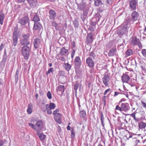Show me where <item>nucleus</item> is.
<instances>
[{"label":"nucleus","instance_id":"obj_1","mask_svg":"<svg viewBox=\"0 0 146 146\" xmlns=\"http://www.w3.org/2000/svg\"><path fill=\"white\" fill-rule=\"evenodd\" d=\"M139 14L135 11L132 12L131 14V18L127 20L125 23L127 25L133 24L135 21H136L139 18Z\"/></svg>","mask_w":146,"mask_h":146},{"label":"nucleus","instance_id":"obj_2","mask_svg":"<svg viewBox=\"0 0 146 146\" xmlns=\"http://www.w3.org/2000/svg\"><path fill=\"white\" fill-rule=\"evenodd\" d=\"M23 55L25 59H28L29 58L30 49L29 47L27 45L24 46L22 49Z\"/></svg>","mask_w":146,"mask_h":146},{"label":"nucleus","instance_id":"obj_3","mask_svg":"<svg viewBox=\"0 0 146 146\" xmlns=\"http://www.w3.org/2000/svg\"><path fill=\"white\" fill-rule=\"evenodd\" d=\"M110 79V77L108 75V74L104 75L102 79V80L105 86H108L109 84V82Z\"/></svg>","mask_w":146,"mask_h":146},{"label":"nucleus","instance_id":"obj_4","mask_svg":"<svg viewBox=\"0 0 146 146\" xmlns=\"http://www.w3.org/2000/svg\"><path fill=\"white\" fill-rule=\"evenodd\" d=\"M42 122L39 121L37 122L35 125V130L37 132H40L42 128Z\"/></svg>","mask_w":146,"mask_h":146},{"label":"nucleus","instance_id":"obj_5","mask_svg":"<svg viewBox=\"0 0 146 146\" xmlns=\"http://www.w3.org/2000/svg\"><path fill=\"white\" fill-rule=\"evenodd\" d=\"M29 18L27 16H25L22 18L19 19V23L22 25H24L27 24L29 21Z\"/></svg>","mask_w":146,"mask_h":146},{"label":"nucleus","instance_id":"obj_6","mask_svg":"<svg viewBox=\"0 0 146 146\" xmlns=\"http://www.w3.org/2000/svg\"><path fill=\"white\" fill-rule=\"evenodd\" d=\"M49 18L50 20H54L56 16L55 11L53 9H50L49 11Z\"/></svg>","mask_w":146,"mask_h":146},{"label":"nucleus","instance_id":"obj_7","mask_svg":"<svg viewBox=\"0 0 146 146\" xmlns=\"http://www.w3.org/2000/svg\"><path fill=\"white\" fill-rule=\"evenodd\" d=\"M74 62L76 67L78 69L79 68L82 64V62L79 57H76L74 61Z\"/></svg>","mask_w":146,"mask_h":146},{"label":"nucleus","instance_id":"obj_8","mask_svg":"<svg viewBox=\"0 0 146 146\" xmlns=\"http://www.w3.org/2000/svg\"><path fill=\"white\" fill-rule=\"evenodd\" d=\"M137 4V2L135 0H132L130 2L129 6L131 11L135 10L136 9Z\"/></svg>","mask_w":146,"mask_h":146},{"label":"nucleus","instance_id":"obj_9","mask_svg":"<svg viewBox=\"0 0 146 146\" xmlns=\"http://www.w3.org/2000/svg\"><path fill=\"white\" fill-rule=\"evenodd\" d=\"M86 62L90 67H92L94 66V62L90 57H88L86 59Z\"/></svg>","mask_w":146,"mask_h":146},{"label":"nucleus","instance_id":"obj_10","mask_svg":"<svg viewBox=\"0 0 146 146\" xmlns=\"http://www.w3.org/2000/svg\"><path fill=\"white\" fill-rule=\"evenodd\" d=\"M139 42V40L136 37H132L130 38V43L131 45H135L138 44Z\"/></svg>","mask_w":146,"mask_h":146},{"label":"nucleus","instance_id":"obj_11","mask_svg":"<svg viewBox=\"0 0 146 146\" xmlns=\"http://www.w3.org/2000/svg\"><path fill=\"white\" fill-rule=\"evenodd\" d=\"M121 105L123 111H125L126 112L129 110V106L128 103H122Z\"/></svg>","mask_w":146,"mask_h":146},{"label":"nucleus","instance_id":"obj_12","mask_svg":"<svg viewBox=\"0 0 146 146\" xmlns=\"http://www.w3.org/2000/svg\"><path fill=\"white\" fill-rule=\"evenodd\" d=\"M18 40L17 34L15 32H14L13 34V45L15 46L17 45Z\"/></svg>","mask_w":146,"mask_h":146},{"label":"nucleus","instance_id":"obj_13","mask_svg":"<svg viewBox=\"0 0 146 146\" xmlns=\"http://www.w3.org/2000/svg\"><path fill=\"white\" fill-rule=\"evenodd\" d=\"M65 90V87L64 86L60 85L57 88L56 91L59 94H63Z\"/></svg>","mask_w":146,"mask_h":146},{"label":"nucleus","instance_id":"obj_14","mask_svg":"<svg viewBox=\"0 0 146 146\" xmlns=\"http://www.w3.org/2000/svg\"><path fill=\"white\" fill-rule=\"evenodd\" d=\"M129 80V76L126 73L122 76V81L123 82L127 83Z\"/></svg>","mask_w":146,"mask_h":146},{"label":"nucleus","instance_id":"obj_15","mask_svg":"<svg viewBox=\"0 0 146 146\" xmlns=\"http://www.w3.org/2000/svg\"><path fill=\"white\" fill-rule=\"evenodd\" d=\"M42 28V26L38 22H35L33 27V29L35 30L40 31Z\"/></svg>","mask_w":146,"mask_h":146},{"label":"nucleus","instance_id":"obj_16","mask_svg":"<svg viewBox=\"0 0 146 146\" xmlns=\"http://www.w3.org/2000/svg\"><path fill=\"white\" fill-rule=\"evenodd\" d=\"M54 119L55 121L59 124H60L61 123V115L60 114H58L54 116Z\"/></svg>","mask_w":146,"mask_h":146},{"label":"nucleus","instance_id":"obj_17","mask_svg":"<svg viewBox=\"0 0 146 146\" xmlns=\"http://www.w3.org/2000/svg\"><path fill=\"white\" fill-rule=\"evenodd\" d=\"M117 49L116 48L113 47L111 48L109 51L108 54L110 56H113L116 54Z\"/></svg>","mask_w":146,"mask_h":146},{"label":"nucleus","instance_id":"obj_18","mask_svg":"<svg viewBox=\"0 0 146 146\" xmlns=\"http://www.w3.org/2000/svg\"><path fill=\"white\" fill-rule=\"evenodd\" d=\"M88 11L87 9H84L83 14H81L80 15V18L83 21H84L88 13Z\"/></svg>","mask_w":146,"mask_h":146},{"label":"nucleus","instance_id":"obj_19","mask_svg":"<svg viewBox=\"0 0 146 146\" xmlns=\"http://www.w3.org/2000/svg\"><path fill=\"white\" fill-rule=\"evenodd\" d=\"M40 40L39 38H37L33 42L35 48L37 49L40 46Z\"/></svg>","mask_w":146,"mask_h":146},{"label":"nucleus","instance_id":"obj_20","mask_svg":"<svg viewBox=\"0 0 146 146\" xmlns=\"http://www.w3.org/2000/svg\"><path fill=\"white\" fill-rule=\"evenodd\" d=\"M46 109L43 108L41 109L42 111L44 112L46 111L47 113L48 114L50 115L52 113V109H50L48 107V104H46L45 106Z\"/></svg>","mask_w":146,"mask_h":146},{"label":"nucleus","instance_id":"obj_21","mask_svg":"<svg viewBox=\"0 0 146 146\" xmlns=\"http://www.w3.org/2000/svg\"><path fill=\"white\" fill-rule=\"evenodd\" d=\"M30 6L31 7H34L37 4L36 0H27Z\"/></svg>","mask_w":146,"mask_h":146},{"label":"nucleus","instance_id":"obj_22","mask_svg":"<svg viewBox=\"0 0 146 146\" xmlns=\"http://www.w3.org/2000/svg\"><path fill=\"white\" fill-rule=\"evenodd\" d=\"M68 52V50L66 49L64 47L61 48L60 52V54L62 56H65L67 54Z\"/></svg>","mask_w":146,"mask_h":146},{"label":"nucleus","instance_id":"obj_23","mask_svg":"<svg viewBox=\"0 0 146 146\" xmlns=\"http://www.w3.org/2000/svg\"><path fill=\"white\" fill-rule=\"evenodd\" d=\"M128 28V27L127 25L124 26L119 31V33L121 35L123 34L127 31Z\"/></svg>","mask_w":146,"mask_h":146},{"label":"nucleus","instance_id":"obj_24","mask_svg":"<svg viewBox=\"0 0 146 146\" xmlns=\"http://www.w3.org/2000/svg\"><path fill=\"white\" fill-rule=\"evenodd\" d=\"M93 35L92 33H89L88 34L86 38L87 41L88 43L91 42L93 40Z\"/></svg>","mask_w":146,"mask_h":146},{"label":"nucleus","instance_id":"obj_25","mask_svg":"<svg viewBox=\"0 0 146 146\" xmlns=\"http://www.w3.org/2000/svg\"><path fill=\"white\" fill-rule=\"evenodd\" d=\"M63 66L66 70L67 71H69L71 69L72 67L71 65L68 63H64L63 65Z\"/></svg>","mask_w":146,"mask_h":146},{"label":"nucleus","instance_id":"obj_26","mask_svg":"<svg viewBox=\"0 0 146 146\" xmlns=\"http://www.w3.org/2000/svg\"><path fill=\"white\" fill-rule=\"evenodd\" d=\"M40 132H38L37 133V135L40 138L41 140H44L46 137L45 135L42 133H39Z\"/></svg>","mask_w":146,"mask_h":146},{"label":"nucleus","instance_id":"obj_27","mask_svg":"<svg viewBox=\"0 0 146 146\" xmlns=\"http://www.w3.org/2000/svg\"><path fill=\"white\" fill-rule=\"evenodd\" d=\"M33 106L31 104H29L28 106L27 111L28 113L31 114L33 111Z\"/></svg>","mask_w":146,"mask_h":146},{"label":"nucleus","instance_id":"obj_28","mask_svg":"<svg viewBox=\"0 0 146 146\" xmlns=\"http://www.w3.org/2000/svg\"><path fill=\"white\" fill-rule=\"evenodd\" d=\"M133 52L131 49H128L125 52V56L128 57L133 54Z\"/></svg>","mask_w":146,"mask_h":146},{"label":"nucleus","instance_id":"obj_29","mask_svg":"<svg viewBox=\"0 0 146 146\" xmlns=\"http://www.w3.org/2000/svg\"><path fill=\"white\" fill-rule=\"evenodd\" d=\"M86 6V4L85 3H82L81 4H80V5H78V9L79 10H83V9H85V8ZM86 9H87L86 8ZM86 9V8H85Z\"/></svg>","mask_w":146,"mask_h":146},{"label":"nucleus","instance_id":"obj_30","mask_svg":"<svg viewBox=\"0 0 146 146\" xmlns=\"http://www.w3.org/2000/svg\"><path fill=\"white\" fill-rule=\"evenodd\" d=\"M146 126V124L143 122H140L139 124V128L141 129H144Z\"/></svg>","mask_w":146,"mask_h":146},{"label":"nucleus","instance_id":"obj_31","mask_svg":"<svg viewBox=\"0 0 146 146\" xmlns=\"http://www.w3.org/2000/svg\"><path fill=\"white\" fill-rule=\"evenodd\" d=\"M21 43L22 45H28L29 44V42L28 40L23 39L21 41Z\"/></svg>","mask_w":146,"mask_h":146},{"label":"nucleus","instance_id":"obj_32","mask_svg":"<svg viewBox=\"0 0 146 146\" xmlns=\"http://www.w3.org/2000/svg\"><path fill=\"white\" fill-rule=\"evenodd\" d=\"M100 120L101 122L102 125L103 127H104V118L103 116V114L102 113L100 114Z\"/></svg>","mask_w":146,"mask_h":146},{"label":"nucleus","instance_id":"obj_33","mask_svg":"<svg viewBox=\"0 0 146 146\" xmlns=\"http://www.w3.org/2000/svg\"><path fill=\"white\" fill-rule=\"evenodd\" d=\"M86 115V111L84 110L81 111L79 113V115L81 118H84Z\"/></svg>","mask_w":146,"mask_h":146},{"label":"nucleus","instance_id":"obj_34","mask_svg":"<svg viewBox=\"0 0 146 146\" xmlns=\"http://www.w3.org/2000/svg\"><path fill=\"white\" fill-rule=\"evenodd\" d=\"M52 26L55 27V29L57 30H59L58 28V24L54 21H52L51 22Z\"/></svg>","mask_w":146,"mask_h":146},{"label":"nucleus","instance_id":"obj_35","mask_svg":"<svg viewBox=\"0 0 146 146\" xmlns=\"http://www.w3.org/2000/svg\"><path fill=\"white\" fill-rule=\"evenodd\" d=\"M33 20L35 22H37L40 20V19L38 15H36L34 17Z\"/></svg>","mask_w":146,"mask_h":146},{"label":"nucleus","instance_id":"obj_36","mask_svg":"<svg viewBox=\"0 0 146 146\" xmlns=\"http://www.w3.org/2000/svg\"><path fill=\"white\" fill-rule=\"evenodd\" d=\"M94 4L96 6L98 7L102 5V2L100 0H95Z\"/></svg>","mask_w":146,"mask_h":146},{"label":"nucleus","instance_id":"obj_37","mask_svg":"<svg viewBox=\"0 0 146 146\" xmlns=\"http://www.w3.org/2000/svg\"><path fill=\"white\" fill-rule=\"evenodd\" d=\"M135 114L136 113H135V112H134L133 113L130 114V115L133 118V119L135 120L136 122H139V119L138 118L136 117L135 116Z\"/></svg>","mask_w":146,"mask_h":146},{"label":"nucleus","instance_id":"obj_38","mask_svg":"<svg viewBox=\"0 0 146 146\" xmlns=\"http://www.w3.org/2000/svg\"><path fill=\"white\" fill-rule=\"evenodd\" d=\"M5 17V15L3 14H2L0 15V23L2 25L3 23V20Z\"/></svg>","mask_w":146,"mask_h":146},{"label":"nucleus","instance_id":"obj_39","mask_svg":"<svg viewBox=\"0 0 146 146\" xmlns=\"http://www.w3.org/2000/svg\"><path fill=\"white\" fill-rule=\"evenodd\" d=\"M48 107L50 109L52 110L55 108L56 106L54 103H50L49 105L48 104Z\"/></svg>","mask_w":146,"mask_h":146},{"label":"nucleus","instance_id":"obj_40","mask_svg":"<svg viewBox=\"0 0 146 146\" xmlns=\"http://www.w3.org/2000/svg\"><path fill=\"white\" fill-rule=\"evenodd\" d=\"M73 24L74 27L77 28H78L79 26V23L78 20L76 19L73 22Z\"/></svg>","mask_w":146,"mask_h":146},{"label":"nucleus","instance_id":"obj_41","mask_svg":"<svg viewBox=\"0 0 146 146\" xmlns=\"http://www.w3.org/2000/svg\"><path fill=\"white\" fill-rule=\"evenodd\" d=\"M59 111V109H57L53 111L52 113V114L54 116L55 115H56L58 114H60V113H58Z\"/></svg>","mask_w":146,"mask_h":146},{"label":"nucleus","instance_id":"obj_42","mask_svg":"<svg viewBox=\"0 0 146 146\" xmlns=\"http://www.w3.org/2000/svg\"><path fill=\"white\" fill-rule=\"evenodd\" d=\"M23 39L29 40V34H27L26 35H24L22 36Z\"/></svg>","mask_w":146,"mask_h":146},{"label":"nucleus","instance_id":"obj_43","mask_svg":"<svg viewBox=\"0 0 146 146\" xmlns=\"http://www.w3.org/2000/svg\"><path fill=\"white\" fill-rule=\"evenodd\" d=\"M54 71V68H51L49 69L48 71L46 72V74L47 75H48V74H50L51 73H53Z\"/></svg>","mask_w":146,"mask_h":146},{"label":"nucleus","instance_id":"obj_44","mask_svg":"<svg viewBox=\"0 0 146 146\" xmlns=\"http://www.w3.org/2000/svg\"><path fill=\"white\" fill-rule=\"evenodd\" d=\"M75 1L76 3L77 4V5L84 3L82 0H76Z\"/></svg>","mask_w":146,"mask_h":146},{"label":"nucleus","instance_id":"obj_45","mask_svg":"<svg viewBox=\"0 0 146 146\" xmlns=\"http://www.w3.org/2000/svg\"><path fill=\"white\" fill-rule=\"evenodd\" d=\"M47 96L49 99H50L52 98V94L50 91H49L47 92Z\"/></svg>","mask_w":146,"mask_h":146},{"label":"nucleus","instance_id":"obj_46","mask_svg":"<svg viewBox=\"0 0 146 146\" xmlns=\"http://www.w3.org/2000/svg\"><path fill=\"white\" fill-rule=\"evenodd\" d=\"M79 86L78 84H76L74 85V90L75 91V92H77V90H78V88Z\"/></svg>","mask_w":146,"mask_h":146},{"label":"nucleus","instance_id":"obj_47","mask_svg":"<svg viewBox=\"0 0 146 146\" xmlns=\"http://www.w3.org/2000/svg\"><path fill=\"white\" fill-rule=\"evenodd\" d=\"M115 109L116 110H118L120 111L121 112L122 111V110L121 108V107H119L118 105H117L115 107Z\"/></svg>","mask_w":146,"mask_h":146},{"label":"nucleus","instance_id":"obj_48","mask_svg":"<svg viewBox=\"0 0 146 146\" xmlns=\"http://www.w3.org/2000/svg\"><path fill=\"white\" fill-rule=\"evenodd\" d=\"M142 54L144 57H146V49H143L141 52Z\"/></svg>","mask_w":146,"mask_h":146},{"label":"nucleus","instance_id":"obj_49","mask_svg":"<svg viewBox=\"0 0 146 146\" xmlns=\"http://www.w3.org/2000/svg\"><path fill=\"white\" fill-rule=\"evenodd\" d=\"M89 55L90 56H91L92 57H93L94 58L96 56L95 54H94V52H91L90 53Z\"/></svg>","mask_w":146,"mask_h":146},{"label":"nucleus","instance_id":"obj_50","mask_svg":"<svg viewBox=\"0 0 146 146\" xmlns=\"http://www.w3.org/2000/svg\"><path fill=\"white\" fill-rule=\"evenodd\" d=\"M59 75L60 76H64L65 74L64 71H60L59 72Z\"/></svg>","mask_w":146,"mask_h":146},{"label":"nucleus","instance_id":"obj_51","mask_svg":"<svg viewBox=\"0 0 146 146\" xmlns=\"http://www.w3.org/2000/svg\"><path fill=\"white\" fill-rule=\"evenodd\" d=\"M75 53V51L74 49H73L71 53V57L72 58H73L74 56Z\"/></svg>","mask_w":146,"mask_h":146},{"label":"nucleus","instance_id":"obj_52","mask_svg":"<svg viewBox=\"0 0 146 146\" xmlns=\"http://www.w3.org/2000/svg\"><path fill=\"white\" fill-rule=\"evenodd\" d=\"M119 94H123V92H122L121 93H119L117 92H115L114 93V96L115 97V96L118 95Z\"/></svg>","mask_w":146,"mask_h":146},{"label":"nucleus","instance_id":"obj_53","mask_svg":"<svg viewBox=\"0 0 146 146\" xmlns=\"http://www.w3.org/2000/svg\"><path fill=\"white\" fill-rule=\"evenodd\" d=\"M141 104L142 106L145 108H146V103L143 101H141Z\"/></svg>","mask_w":146,"mask_h":146},{"label":"nucleus","instance_id":"obj_54","mask_svg":"<svg viewBox=\"0 0 146 146\" xmlns=\"http://www.w3.org/2000/svg\"><path fill=\"white\" fill-rule=\"evenodd\" d=\"M110 90L111 89L110 88H109L106 90L104 92V95H106L107 93L110 92Z\"/></svg>","mask_w":146,"mask_h":146},{"label":"nucleus","instance_id":"obj_55","mask_svg":"<svg viewBox=\"0 0 146 146\" xmlns=\"http://www.w3.org/2000/svg\"><path fill=\"white\" fill-rule=\"evenodd\" d=\"M71 134L72 137L74 138L75 136V134L73 130H72L71 131Z\"/></svg>","mask_w":146,"mask_h":146},{"label":"nucleus","instance_id":"obj_56","mask_svg":"<svg viewBox=\"0 0 146 146\" xmlns=\"http://www.w3.org/2000/svg\"><path fill=\"white\" fill-rule=\"evenodd\" d=\"M19 71L18 70H17L16 73H15V77L16 78H18V76H19Z\"/></svg>","mask_w":146,"mask_h":146},{"label":"nucleus","instance_id":"obj_57","mask_svg":"<svg viewBox=\"0 0 146 146\" xmlns=\"http://www.w3.org/2000/svg\"><path fill=\"white\" fill-rule=\"evenodd\" d=\"M141 67L142 69V70H143L145 73L146 72V68L143 66H141Z\"/></svg>","mask_w":146,"mask_h":146},{"label":"nucleus","instance_id":"obj_58","mask_svg":"<svg viewBox=\"0 0 146 146\" xmlns=\"http://www.w3.org/2000/svg\"><path fill=\"white\" fill-rule=\"evenodd\" d=\"M29 125L35 129V125L34 124L31 123H29Z\"/></svg>","mask_w":146,"mask_h":146},{"label":"nucleus","instance_id":"obj_59","mask_svg":"<svg viewBox=\"0 0 146 146\" xmlns=\"http://www.w3.org/2000/svg\"><path fill=\"white\" fill-rule=\"evenodd\" d=\"M4 144V141L1 140H0V146H2Z\"/></svg>","mask_w":146,"mask_h":146},{"label":"nucleus","instance_id":"obj_60","mask_svg":"<svg viewBox=\"0 0 146 146\" xmlns=\"http://www.w3.org/2000/svg\"><path fill=\"white\" fill-rule=\"evenodd\" d=\"M60 60L62 62H64L65 60V58L64 56H62L60 58Z\"/></svg>","mask_w":146,"mask_h":146},{"label":"nucleus","instance_id":"obj_61","mask_svg":"<svg viewBox=\"0 0 146 146\" xmlns=\"http://www.w3.org/2000/svg\"><path fill=\"white\" fill-rule=\"evenodd\" d=\"M96 25V23H93V24H92L91 27H92L93 29L95 28V26Z\"/></svg>","mask_w":146,"mask_h":146},{"label":"nucleus","instance_id":"obj_62","mask_svg":"<svg viewBox=\"0 0 146 146\" xmlns=\"http://www.w3.org/2000/svg\"><path fill=\"white\" fill-rule=\"evenodd\" d=\"M112 0H107L108 4H110L111 3Z\"/></svg>","mask_w":146,"mask_h":146},{"label":"nucleus","instance_id":"obj_63","mask_svg":"<svg viewBox=\"0 0 146 146\" xmlns=\"http://www.w3.org/2000/svg\"><path fill=\"white\" fill-rule=\"evenodd\" d=\"M19 2H24L25 1V0H17Z\"/></svg>","mask_w":146,"mask_h":146},{"label":"nucleus","instance_id":"obj_64","mask_svg":"<svg viewBox=\"0 0 146 146\" xmlns=\"http://www.w3.org/2000/svg\"><path fill=\"white\" fill-rule=\"evenodd\" d=\"M67 129L68 130H70V127L69 125H68L67 127Z\"/></svg>","mask_w":146,"mask_h":146}]
</instances>
